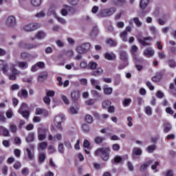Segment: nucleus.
Returning a JSON list of instances; mask_svg holds the SVG:
<instances>
[{
  "mask_svg": "<svg viewBox=\"0 0 176 176\" xmlns=\"http://www.w3.org/2000/svg\"><path fill=\"white\" fill-rule=\"evenodd\" d=\"M116 13V8L111 7L109 8H103L99 11L97 14V17L99 19H103L105 17H111V16Z\"/></svg>",
  "mask_w": 176,
  "mask_h": 176,
  "instance_id": "nucleus-1",
  "label": "nucleus"
},
{
  "mask_svg": "<svg viewBox=\"0 0 176 176\" xmlns=\"http://www.w3.org/2000/svg\"><path fill=\"white\" fill-rule=\"evenodd\" d=\"M111 148L109 147L98 148L94 152L95 156H100V157L104 162H107L109 159V152Z\"/></svg>",
  "mask_w": 176,
  "mask_h": 176,
  "instance_id": "nucleus-2",
  "label": "nucleus"
},
{
  "mask_svg": "<svg viewBox=\"0 0 176 176\" xmlns=\"http://www.w3.org/2000/svg\"><path fill=\"white\" fill-rule=\"evenodd\" d=\"M91 45L89 43H84L77 46L76 50L78 54H86L90 50Z\"/></svg>",
  "mask_w": 176,
  "mask_h": 176,
  "instance_id": "nucleus-3",
  "label": "nucleus"
},
{
  "mask_svg": "<svg viewBox=\"0 0 176 176\" xmlns=\"http://www.w3.org/2000/svg\"><path fill=\"white\" fill-rule=\"evenodd\" d=\"M41 43H25L24 42H20L19 43V47L21 49H25V50H32V49H36L41 46Z\"/></svg>",
  "mask_w": 176,
  "mask_h": 176,
  "instance_id": "nucleus-4",
  "label": "nucleus"
},
{
  "mask_svg": "<svg viewBox=\"0 0 176 176\" xmlns=\"http://www.w3.org/2000/svg\"><path fill=\"white\" fill-rule=\"evenodd\" d=\"M42 27L41 23H29L25 25L23 28L24 31L26 32H32V31H35Z\"/></svg>",
  "mask_w": 176,
  "mask_h": 176,
  "instance_id": "nucleus-5",
  "label": "nucleus"
},
{
  "mask_svg": "<svg viewBox=\"0 0 176 176\" xmlns=\"http://www.w3.org/2000/svg\"><path fill=\"white\" fill-rule=\"evenodd\" d=\"M6 25L8 28H14V27L17 25L16 17L13 15L8 16L6 19Z\"/></svg>",
  "mask_w": 176,
  "mask_h": 176,
  "instance_id": "nucleus-6",
  "label": "nucleus"
},
{
  "mask_svg": "<svg viewBox=\"0 0 176 176\" xmlns=\"http://www.w3.org/2000/svg\"><path fill=\"white\" fill-rule=\"evenodd\" d=\"M64 120V116H56L54 119V123L56 127L60 131H63V126H61V122Z\"/></svg>",
  "mask_w": 176,
  "mask_h": 176,
  "instance_id": "nucleus-7",
  "label": "nucleus"
},
{
  "mask_svg": "<svg viewBox=\"0 0 176 176\" xmlns=\"http://www.w3.org/2000/svg\"><path fill=\"white\" fill-rule=\"evenodd\" d=\"M146 41H148L149 42L153 41L152 37L147 36V37H143L142 38H138V42L140 45H142V46H151L152 45L151 43L147 42Z\"/></svg>",
  "mask_w": 176,
  "mask_h": 176,
  "instance_id": "nucleus-8",
  "label": "nucleus"
},
{
  "mask_svg": "<svg viewBox=\"0 0 176 176\" xmlns=\"http://www.w3.org/2000/svg\"><path fill=\"white\" fill-rule=\"evenodd\" d=\"M120 59L124 63H129V56L127 55V52L124 50H120L119 52Z\"/></svg>",
  "mask_w": 176,
  "mask_h": 176,
  "instance_id": "nucleus-9",
  "label": "nucleus"
},
{
  "mask_svg": "<svg viewBox=\"0 0 176 176\" xmlns=\"http://www.w3.org/2000/svg\"><path fill=\"white\" fill-rule=\"evenodd\" d=\"M47 129L40 128L38 129V140L39 141H43L46 139V132Z\"/></svg>",
  "mask_w": 176,
  "mask_h": 176,
  "instance_id": "nucleus-10",
  "label": "nucleus"
},
{
  "mask_svg": "<svg viewBox=\"0 0 176 176\" xmlns=\"http://www.w3.org/2000/svg\"><path fill=\"white\" fill-rule=\"evenodd\" d=\"M21 58L22 60H27V61H31L34 58V56L28 52H23L21 53Z\"/></svg>",
  "mask_w": 176,
  "mask_h": 176,
  "instance_id": "nucleus-11",
  "label": "nucleus"
},
{
  "mask_svg": "<svg viewBox=\"0 0 176 176\" xmlns=\"http://www.w3.org/2000/svg\"><path fill=\"white\" fill-rule=\"evenodd\" d=\"M46 32L40 30L35 34V38L36 39H38V41H42V39H45L46 38Z\"/></svg>",
  "mask_w": 176,
  "mask_h": 176,
  "instance_id": "nucleus-12",
  "label": "nucleus"
},
{
  "mask_svg": "<svg viewBox=\"0 0 176 176\" xmlns=\"http://www.w3.org/2000/svg\"><path fill=\"white\" fill-rule=\"evenodd\" d=\"M131 52L134 56V60L135 63H138V58L137 57V54L138 53V47L137 45H132L131 48Z\"/></svg>",
  "mask_w": 176,
  "mask_h": 176,
  "instance_id": "nucleus-13",
  "label": "nucleus"
},
{
  "mask_svg": "<svg viewBox=\"0 0 176 176\" xmlns=\"http://www.w3.org/2000/svg\"><path fill=\"white\" fill-rule=\"evenodd\" d=\"M143 54L144 56L149 58L151 57H153V56L155 55V51L152 50V48L148 47L144 50Z\"/></svg>",
  "mask_w": 176,
  "mask_h": 176,
  "instance_id": "nucleus-14",
  "label": "nucleus"
},
{
  "mask_svg": "<svg viewBox=\"0 0 176 176\" xmlns=\"http://www.w3.org/2000/svg\"><path fill=\"white\" fill-rule=\"evenodd\" d=\"M90 81H91V86L95 87L96 90H99V91H101V87L100 86V80H96L94 78H91Z\"/></svg>",
  "mask_w": 176,
  "mask_h": 176,
  "instance_id": "nucleus-15",
  "label": "nucleus"
},
{
  "mask_svg": "<svg viewBox=\"0 0 176 176\" xmlns=\"http://www.w3.org/2000/svg\"><path fill=\"white\" fill-rule=\"evenodd\" d=\"M47 78V72H43L38 74V82L40 83L43 82Z\"/></svg>",
  "mask_w": 176,
  "mask_h": 176,
  "instance_id": "nucleus-16",
  "label": "nucleus"
},
{
  "mask_svg": "<svg viewBox=\"0 0 176 176\" xmlns=\"http://www.w3.org/2000/svg\"><path fill=\"white\" fill-rule=\"evenodd\" d=\"M80 97V93L79 91H73L71 94L72 100L74 102H76L79 100Z\"/></svg>",
  "mask_w": 176,
  "mask_h": 176,
  "instance_id": "nucleus-17",
  "label": "nucleus"
},
{
  "mask_svg": "<svg viewBox=\"0 0 176 176\" xmlns=\"http://www.w3.org/2000/svg\"><path fill=\"white\" fill-rule=\"evenodd\" d=\"M142 155V150L141 148L135 147L132 150V157H135V156H141Z\"/></svg>",
  "mask_w": 176,
  "mask_h": 176,
  "instance_id": "nucleus-18",
  "label": "nucleus"
},
{
  "mask_svg": "<svg viewBox=\"0 0 176 176\" xmlns=\"http://www.w3.org/2000/svg\"><path fill=\"white\" fill-rule=\"evenodd\" d=\"M151 164H152V161H148L142 164L140 168V171H141L142 173H145V171H146V170L148 169V167H149Z\"/></svg>",
  "mask_w": 176,
  "mask_h": 176,
  "instance_id": "nucleus-19",
  "label": "nucleus"
},
{
  "mask_svg": "<svg viewBox=\"0 0 176 176\" xmlns=\"http://www.w3.org/2000/svg\"><path fill=\"white\" fill-rule=\"evenodd\" d=\"M104 58L109 61H112L116 59V55L113 53L106 52L104 54Z\"/></svg>",
  "mask_w": 176,
  "mask_h": 176,
  "instance_id": "nucleus-20",
  "label": "nucleus"
},
{
  "mask_svg": "<svg viewBox=\"0 0 176 176\" xmlns=\"http://www.w3.org/2000/svg\"><path fill=\"white\" fill-rule=\"evenodd\" d=\"M103 73H104V69H102V68L101 67H98L96 70L91 72V75L92 76H100V75H102Z\"/></svg>",
  "mask_w": 176,
  "mask_h": 176,
  "instance_id": "nucleus-21",
  "label": "nucleus"
},
{
  "mask_svg": "<svg viewBox=\"0 0 176 176\" xmlns=\"http://www.w3.org/2000/svg\"><path fill=\"white\" fill-rule=\"evenodd\" d=\"M83 146L84 148H86L85 149V152L87 155H90V142L87 140H85L83 142Z\"/></svg>",
  "mask_w": 176,
  "mask_h": 176,
  "instance_id": "nucleus-22",
  "label": "nucleus"
},
{
  "mask_svg": "<svg viewBox=\"0 0 176 176\" xmlns=\"http://www.w3.org/2000/svg\"><path fill=\"white\" fill-rule=\"evenodd\" d=\"M0 71H3L4 74L8 72V65L5 63V60H0Z\"/></svg>",
  "mask_w": 176,
  "mask_h": 176,
  "instance_id": "nucleus-23",
  "label": "nucleus"
},
{
  "mask_svg": "<svg viewBox=\"0 0 176 176\" xmlns=\"http://www.w3.org/2000/svg\"><path fill=\"white\" fill-rule=\"evenodd\" d=\"M148 3H149V0H140V5H139L140 9H142V10H145Z\"/></svg>",
  "mask_w": 176,
  "mask_h": 176,
  "instance_id": "nucleus-24",
  "label": "nucleus"
},
{
  "mask_svg": "<svg viewBox=\"0 0 176 176\" xmlns=\"http://www.w3.org/2000/svg\"><path fill=\"white\" fill-rule=\"evenodd\" d=\"M0 133L4 135V137H10V133H9V129L1 126H0Z\"/></svg>",
  "mask_w": 176,
  "mask_h": 176,
  "instance_id": "nucleus-25",
  "label": "nucleus"
},
{
  "mask_svg": "<svg viewBox=\"0 0 176 176\" xmlns=\"http://www.w3.org/2000/svg\"><path fill=\"white\" fill-rule=\"evenodd\" d=\"M18 112L22 115L23 118L25 119H28V118H30V110L21 111V109H19Z\"/></svg>",
  "mask_w": 176,
  "mask_h": 176,
  "instance_id": "nucleus-26",
  "label": "nucleus"
},
{
  "mask_svg": "<svg viewBox=\"0 0 176 176\" xmlns=\"http://www.w3.org/2000/svg\"><path fill=\"white\" fill-rule=\"evenodd\" d=\"M34 140H35V133H30L25 138L26 142H34Z\"/></svg>",
  "mask_w": 176,
  "mask_h": 176,
  "instance_id": "nucleus-27",
  "label": "nucleus"
},
{
  "mask_svg": "<svg viewBox=\"0 0 176 176\" xmlns=\"http://www.w3.org/2000/svg\"><path fill=\"white\" fill-rule=\"evenodd\" d=\"M106 43L107 45H109L111 47H115V46H117L118 45V41L112 38H109L106 41Z\"/></svg>",
  "mask_w": 176,
  "mask_h": 176,
  "instance_id": "nucleus-28",
  "label": "nucleus"
},
{
  "mask_svg": "<svg viewBox=\"0 0 176 176\" xmlns=\"http://www.w3.org/2000/svg\"><path fill=\"white\" fill-rule=\"evenodd\" d=\"M18 96L21 98H27L28 97V91L25 89H22L18 93Z\"/></svg>",
  "mask_w": 176,
  "mask_h": 176,
  "instance_id": "nucleus-29",
  "label": "nucleus"
},
{
  "mask_svg": "<svg viewBox=\"0 0 176 176\" xmlns=\"http://www.w3.org/2000/svg\"><path fill=\"white\" fill-rule=\"evenodd\" d=\"M65 8H63L60 11L62 16H67V14H68V10L72 9V7L67 5L65 6Z\"/></svg>",
  "mask_w": 176,
  "mask_h": 176,
  "instance_id": "nucleus-30",
  "label": "nucleus"
},
{
  "mask_svg": "<svg viewBox=\"0 0 176 176\" xmlns=\"http://www.w3.org/2000/svg\"><path fill=\"white\" fill-rule=\"evenodd\" d=\"M26 152L29 160H34L35 157V156L34 155V152L31 151V150L28 148H26Z\"/></svg>",
  "mask_w": 176,
  "mask_h": 176,
  "instance_id": "nucleus-31",
  "label": "nucleus"
},
{
  "mask_svg": "<svg viewBox=\"0 0 176 176\" xmlns=\"http://www.w3.org/2000/svg\"><path fill=\"white\" fill-rule=\"evenodd\" d=\"M146 152H148V153H153V152H155V151H156V145L155 144H152L148 146L146 148Z\"/></svg>",
  "mask_w": 176,
  "mask_h": 176,
  "instance_id": "nucleus-32",
  "label": "nucleus"
},
{
  "mask_svg": "<svg viewBox=\"0 0 176 176\" xmlns=\"http://www.w3.org/2000/svg\"><path fill=\"white\" fill-rule=\"evenodd\" d=\"M18 67L21 69H27L28 68V63L27 62H19Z\"/></svg>",
  "mask_w": 176,
  "mask_h": 176,
  "instance_id": "nucleus-33",
  "label": "nucleus"
},
{
  "mask_svg": "<svg viewBox=\"0 0 176 176\" xmlns=\"http://www.w3.org/2000/svg\"><path fill=\"white\" fill-rule=\"evenodd\" d=\"M164 133H168L173 129L171 124H170L168 122L165 123L164 125Z\"/></svg>",
  "mask_w": 176,
  "mask_h": 176,
  "instance_id": "nucleus-34",
  "label": "nucleus"
},
{
  "mask_svg": "<svg viewBox=\"0 0 176 176\" xmlns=\"http://www.w3.org/2000/svg\"><path fill=\"white\" fill-rule=\"evenodd\" d=\"M58 152H59V153H61L62 155H64V153H65V148H64V144L63 143L58 144Z\"/></svg>",
  "mask_w": 176,
  "mask_h": 176,
  "instance_id": "nucleus-35",
  "label": "nucleus"
},
{
  "mask_svg": "<svg viewBox=\"0 0 176 176\" xmlns=\"http://www.w3.org/2000/svg\"><path fill=\"white\" fill-rule=\"evenodd\" d=\"M120 38H121L123 42H127V32L126 31L120 32Z\"/></svg>",
  "mask_w": 176,
  "mask_h": 176,
  "instance_id": "nucleus-36",
  "label": "nucleus"
},
{
  "mask_svg": "<svg viewBox=\"0 0 176 176\" xmlns=\"http://www.w3.org/2000/svg\"><path fill=\"white\" fill-rule=\"evenodd\" d=\"M111 101L109 100H104L102 102V108H104V109H107L108 108H109L111 107Z\"/></svg>",
  "mask_w": 176,
  "mask_h": 176,
  "instance_id": "nucleus-37",
  "label": "nucleus"
},
{
  "mask_svg": "<svg viewBox=\"0 0 176 176\" xmlns=\"http://www.w3.org/2000/svg\"><path fill=\"white\" fill-rule=\"evenodd\" d=\"M123 160V158L119 155H117L114 157L113 160H112V163H115L116 164H118L119 163H122V161Z\"/></svg>",
  "mask_w": 176,
  "mask_h": 176,
  "instance_id": "nucleus-38",
  "label": "nucleus"
},
{
  "mask_svg": "<svg viewBox=\"0 0 176 176\" xmlns=\"http://www.w3.org/2000/svg\"><path fill=\"white\" fill-rule=\"evenodd\" d=\"M95 143L98 145H100V144H102V141H104V138L100 136H96L94 138Z\"/></svg>",
  "mask_w": 176,
  "mask_h": 176,
  "instance_id": "nucleus-39",
  "label": "nucleus"
},
{
  "mask_svg": "<svg viewBox=\"0 0 176 176\" xmlns=\"http://www.w3.org/2000/svg\"><path fill=\"white\" fill-rule=\"evenodd\" d=\"M103 91L104 94H106V96H109L112 94L113 89L112 87H106L104 88Z\"/></svg>",
  "mask_w": 176,
  "mask_h": 176,
  "instance_id": "nucleus-40",
  "label": "nucleus"
},
{
  "mask_svg": "<svg viewBox=\"0 0 176 176\" xmlns=\"http://www.w3.org/2000/svg\"><path fill=\"white\" fill-rule=\"evenodd\" d=\"M46 146H47V142H43L39 144L38 145V151H45V149L46 148Z\"/></svg>",
  "mask_w": 176,
  "mask_h": 176,
  "instance_id": "nucleus-41",
  "label": "nucleus"
},
{
  "mask_svg": "<svg viewBox=\"0 0 176 176\" xmlns=\"http://www.w3.org/2000/svg\"><path fill=\"white\" fill-rule=\"evenodd\" d=\"M170 89L171 94H173V96H175V97H176V88H175V85H174V83L170 84Z\"/></svg>",
  "mask_w": 176,
  "mask_h": 176,
  "instance_id": "nucleus-42",
  "label": "nucleus"
},
{
  "mask_svg": "<svg viewBox=\"0 0 176 176\" xmlns=\"http://www.w3.org/2000/svg\"><path fill=\"white\" fill-rule=\"evenodd\" d=\"M19 109H21V111H30V107L27 103H22Z\"/></svg>",
  "mask_w": 176,
  "mask_h": 176,
  "instance_id": "nucleus-43",
  "label": "nucleus"
},
{
  "mask_svg": "<svg viewBox=\"0 0 176 176\" xmlns=\"http://www.w3.org/2000/svg\"><path fill=\"white\" fill-rule=\"evenodd\" d=\"M31 3L33 6H41V3H42V0H31Z\"/></svg>",
  "mask_w": 176,
  "mask_h": 176,
  "instance_id": "nucleus-44",
  "label": "nucleus"
},
{
  "mask_svg": "<svg viewBox=\"0 0 176 176\" xmlns=\"http://www.w3.org/2000/svg\"><path fill=\"white\" fill-rule=\"evenodd\" d=\"M98 65V64H97L96 62H89L88 64V67L90 69H96Z\"/></svg>",
  "mask_w": 176,
  "mask_h": 176,
  "instance_id": "nucleus-45",
  "label": "nucleus"
},
{
  "mask_svg": "<svg viewBox=\"0 0 176 176\" xmlns=\"http://www.w3.org/2000/svg\"><path fill=\"white\" fill-rule=\"evenodd\" d=\"M98 34V28L97 26H94L92 28V32H91V36H96Z\"/></svg>",
  "mask_w": 176,
  "mask_h": 176,
  "instance_id": "nucleus-46",
  "label": "nucleus"
},
{
  "mask_svg": "<svg viewBox=\"0 0 176 176\" xmlns=\"http://www.w3.org/2000/svg\"><path fill=\"white\" fill-rule=\"evenodd\" d=\"M130 104H131V98H125L122 101V105L124 107H129V105H130Z\"/></svg>",
  "mask_w": 176,
  "mask_h": 176,
  "instance_id": "nucleus-47",
  "label": "nucleus"
},
{
  "mask_svg": "<svg viewBox=\"0 0 176 176\" xmlns=\"http://www.w3.org/2000/svg\"><path fill=\"white\" fill-rule=\"evenodd\" d=\"M168 64L170 68H175V67H176L175 60H174L173 59H169L168 60Z\"/></svg>",
  "mask_w": 176,
  "mask_h": 176,
  "instance_id": "nucleus-48",
  "label": "nucleus"
},
{
  "mask_svg": "<svg viewBox=\"0 0 176 176\" xmlns=\"http://www.w3.org/2000/svg\"><path fill=\"white\" fill-rule=\"evenodd\" d=\"M144 112L148 115V116H152V108L149 106L146 107Z\"/></svg>",
  "mask_w": 176,
  "mask_h": 176,
  "instance_id": "nucleus-49",
  "label": "nucleus"
},
{
  "mask_svg": "<svg viewBox=\"0 0 176 176\" xmlns=\"http://www.w3.org/2000/svg\"><path fill=\"white\" fill-rule=\"evenodd\" d=\"M10 131H11V133H17V126H16L13 124H11L10 125Z\"/></svg>",
  "mask_w": 176,
  "mask_h": 176,
  "instance_id": "nucleus-50",
  "label": "nucleus"
},
{
  "mask_svg": "<svg viewBox=\"0 0 176 176\" xmlns=\"http://www.w3.org/2000/svg\"><path fill=\"white\" fill-rule=\"evenodd\" d=\"M133 23H135L137 27H141V25H142V23L140 21V18L138 17L133 18Z\"/></svg>",
  "mask_w": 176,
  "mask_h": 176,
  "instance_id": "nucleus-51",
  "label": "nucleus"
},
{
  "mask_svg": "<svg viewBox=\"0 0 176 176\" xmlns=\"http://www.w3.org/2000/svg\"><path fill=\"white\" fill-rule=\"evenodd\" d=\"M85 121L87 123H89V124L93 123V117L91 115H87L85 116Z\"/></svg>",
  "mask_w": 176,
  "mask_h": 176,
  "instance_id": "nucleus-52",
  "label": "nucleus"
},
{
  "mask_svg": "<svg viewBox=\"0 0 176 176\" xmlns=\"http://www.w3.org/2000/svg\"><path fill=\"white\" fill-rule=\"evenodd\" d=\"M61 140H63L61 133H56L54 137V141H61Z\"/></svg>",
  "mask_w": 176,
  "mask_h": 176,
  "instance_id": "nucleus-53",
  "label": "nucleus"
},
{
  "mask_svg": "<svg viewBox=\"0 0 176 176\" xmlns=\"http://www.w3.org/2000/svg\"><path fill=\"white\" fill-rule=\"evenodd\" d=\"M38 159L41 163H43V162H45V159H46V155H45V153H40L38 156Z\"/></svg>",
  "mask_w": 176,
  "mask_h": 176,
  "instance_id": "nucleus-54",
  "label": "nucleus"
},
{
  "mask_svg": "<svg viewBox=\"0 0 176 176\" xmlns=\"http://www.w3.org/2000/svg\"><path fill=\"white\" fill-rule=\"evenodd\" d=\"M21 174L22 175L27 176L28 174H30V170L28 168H24L21 170Z\"/></svg>",
  "mask_w": 176,
  "mask_h": 176,
  "instance_id": "nucleus-55",
  "label": "nucleus"
},
{
  "mask_svg": "<svg viewBox=\"0 0 176 176\" xmlns=\"http://www.w3.org/2000/svg\"><path fill=\"white\" fill-rule=\"evenodd\" d=\"M91 94L92 96H94V97H96L97 98H100V97H101V94H100V93L96 90H92Z\"/></svg>",
  "mask_w": 176,
  "mask_h": 176,
  "instance_id": "nucleus-56",
  "label": "nucleus"
},
{
  "mask_svg": "<svg viewBox=\"0 0 176 176\" xmlns=\"http://www.w3.org/2000/svg\"><path fill=\"white\" fill-rule=\"evenodd\" d=\"M82 129L85 133H89L90 131V128L89 127V125L84 124L82 126Z\"/></svg>",
  "mask_w": 176,
  "mask_h": 176,
  "instance_id": "nucleus-57",
  "label": "nucleus"
},
{
  "mask_svg": "<svg viewBox=\"0 0 176 176\" xmlns=\"http://www.w3.org/2000/svg\"><path fill=\"white\" fill-rule=\"evenodd\" d=\"M14 154L16 157H20L21 155V151H20L19 148H15L14 150Z\"/></svg>",
  "mask_w": 176,
  "mask_h": 176,
  "instance_id": "nucleus-58",
  "label": "nucleus"
},
{
  "mask_svg": "<svg viewBox=\"0 0 176 176\" xmlns=\"http://www.w3.org/2000/svg\"><path fill=\"white\" fill-rule=\"evenodd\" d=\"M13 167L15 170H20L21 168V164L20 162H16L14 165Z\"/></svg>",
  "mask_w": 176,
  "mask_h": 176,
  "instance_id": "nucleus-59",
  "label": "nucleus"
},
{
  "mask_svg": "<svg viewBox=\"0 0 176 176\" xmlns=\"http://www.w3.org/2000/svg\"><path fill=\"white\" fill-rule=\"evenodd\" d=\"M56 19L58 21V23H60V24H65L67 23V21H65V19H64V18L56 16Z\"/></svg>",
  "mask_w": 176,
  "mask_h": 176,
  "instance_id": "nucleus-60",
  "label": "nucleus"
},
{
  "mask_svg": "<svg viewBox=\"0 0 176 176\" xmlns=\"http://www.w3.org/2000/svg\"><path fill=\"white\" fill-rule=\"evenodd\" d=\"M56 44L58 47H64V42L61 41V40H56Z\"/></svg>",
  "mask_w": 176,
  "mask_h": 176,
  "instance_id": "nucleus-61",
  "label": "nucleus"
},
{
  "mask_svg": "<svg viewBox=\"0 0 176 176\" xmlns=\"http://www.w3.org/2000/svg\"><path fill=\"white\" fill-rule=\"evenodd\" d=\"M61 98H62L63 101L65 102V104H66V105H69V100H68V98H67V96L63 95L61 96Z\"/></svg>",
  "mask_w": 176,
  "mask_h": 176,
  "instance_id": "nucleus-62",
  "label": "nucleus"
},
{
  "mask_svg": "<svg viewBox=\"0 0 176 176\" xmlns=\"http://www.w3.org/2000/svg\"><path fill=\"white\" fill-rule=\"evenodd\" d=\"M113 151H118L120 149V146L118 144H114L112 145Z\"/></svg>",
  "mask_w": 176,
  "mask_h": 176,
  "instance_id": "nucleus-63",
  "label": "nucleus"
},
{
  "mask_svg": "<svg viewBox=\"0 0 176 176\" xmlns=\"http://www.w3.org/2000/svg\"><path fill=\"white\" fill-rule=\"evenodd\" d=\"M55 94L56 93L54 92V91H47L46 93L47 97H54Z\"/></svg>",
  "mask_w": 176,
  "mask_h": 176,
  "instance_id": "nucleus-64",
  "label": "nucleus"
}]
</instances>
